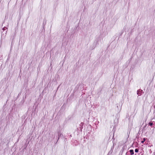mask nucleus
Returning a JSON list of instances; mask_svg holds the SVG:
<instances>
[{
	"label": "nucleus",
	"instance_id": "nucleus-2",
	"mask_svg": "<svg viewBox=\"0 0 155 155\" xmlns=\"http://www.w3.org/2000/svg\"><path fill=\"white\" fill-rule=\"evenodd\" d=\"M2 30H7V31H6V33H7V28L6 27H5L4 28H2Z\"/></svg>",
	"mask_w": 155,
	"mask_h": 155
},
{
	"label": "nucleus",
	"instance_id": "nucleus-8",
	"mask_svg": "<svg viewBox=\"0 0 155 155\" xmlns=\"http://www.w3.org/2000/svg\"><path fill=\"white\" fill-rule=\"evenodd\" d=\"M61 133L60 134V132H59L58 133V139H59V136H60V135H61Z\"/></svg>",
	"mask_w": 155,
	"mask_h": 155
},
{
	"label": "nucleus",
	"instance_id": "nucleus-10",
	"mask_svg": "<svg viewBox=\"0 0 155 155\" xmlns=\"http://www.w3.org/2000/svg\"><path fill=\"white\" fill-rule=\"evenodd\" d=\"M154 87H155V85Z\"/></svg>",
	"mask_w": 155,
	"mask_h": 155
},
{
	"label": "nucleus",
	"instance_id": "nucleus-6",
	"mask_svg": "<svg viewBox=\"0 0 155 155\" xmlns=\"http://www.w3.org/2000/svg\"><path fill=\"white\" fill-rule=\"evenodd\" d=\"M83 124V123H81V124H80V126H81V127H82V126ZM82 127H81V128H82Z\"/></svg>",
	"mask_w": 155,
	"mask_h": 155
},
{
	"label": "nucleus",
	"instance_id": "nucleus-9",
	"mask_svg": "<svg viewBox=\"0 0 155 155\" xmlns=\"http://www.w3.org/2000/svg\"><path fill=\"white\" fill-rule=\"evenodd\" d=\"M154 108H155V106H154Z\"/></svg>",
	"mask_w": 155,
	"mask_h": 155
},
{
	"label": "nucleus",
	"instance_id": "nucleus-1",
	"mask_svg": "<svg viewBox=\"0 0 155 155\" xmlns=\"http://www.w3.org/2000/svg\"><path fill=\"white\" fill-rule=\"evenodd\" d=\"M143 92V90L141 89H139L137 91V94L138 96H140L141 95V93Z\"/></svg>",
	"mask_w": 155,
	"mask_h": 155
},
{
	"label": "nucleus",
	"instance_id": "nucleus-3",
	"mask_svg": "<svg viewBox=\"0 0 155 155\" xmlns=\"http://www.w3.org/2000/svg\"><path fill=\"white\" fill-rule=\"evenodd\" d=\"M130 152L131 155H133L134 154V150H130Z\"/></svg>",
	"mask_w": 155,
	"mask_h": 155
},
{
	"label": "nucleus",
	"instance_id": "nucleus-5",
	"mask_svg": "<svg viewBox=\"0 0 155 155\" xmlns=\"http://www.w3.org/2000/svg\"><path fill=\"white\" fill-rule=\"evenodd\" d=\"M139 150L138 149H136L135 150V151L136 153H137L138 152Z\"/></svg>",
	"mask_w": 155,
	"mask_h": 155
},
{
	"label": "nucleus",
	"instance_id": "nucleus-7",
	"mask_svg": "<svg viewBox=\"0 0 155 155\" xmlns=\"http://www.w3.org/2000/svg\"><path fill=\"white\" fill-rule=\"evenodd\" d=\"M153 124L152 123H149V124L151 126H152L153 125Z\"/></svg>",
	"mask_w": 155,
	"mask_h": 155
},
{
	"label": "nucleus",
	"instance_id": "nucleus-4",
	"mask_svg": "<svg viewBox=\"0 0 155 155\" xmlns=\"http://www.w3.org/2000/svg\"><path fill=\"white\" fill-rule=\"evenodd\" d=\"M145 140H146L145 138H144L143 139V140L141 141V143H143L145 141Z\"/></svg>",
	"mask_w": 155,
	"mask_h": 155
}]
</instances>
